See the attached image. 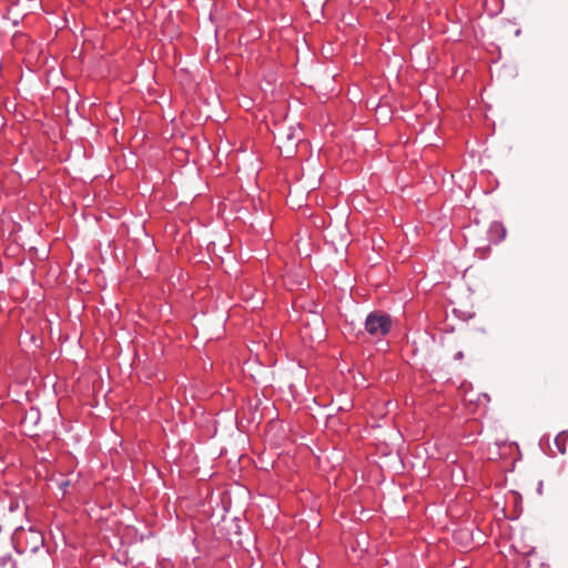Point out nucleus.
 <instances>
[{
	"label": "nucleus",
	"mask_w": 568,
	"mask_h": 568,
	"mask_svg": "<svg viewBox=\"0 0 568 568\" xmlns=\"http://www.w3.org/2000/svg\"><path fill=\"white\" fill-rule=\"evenodd\" d=\"M555 445L559 453L565 455L568 450V430L559 433L555 438Z\"/></svg>",
	"instance_id": "3"
},
{
	"label": "nucleus",
	"mask_w": 568,
	"mask_h": 568,
	"mask_svg": "<svg viewBox=\"0 0 568 568\" xmlns=\"http://www.w3.org/2000/svg\"><path fill=\"white\" fill-rule=\"evenodd\" d=\"M392 327V320L386 314L371 313L365 321V329L373 336H384Z\"/></svg>",
	"instance_id": "2"
},
{
	"label": "nucleus",
	"mask_w": 568,
	"mask_h": 568,
	"mask_svg": "<svg viewBox=\"0 0 568 568\" xmlns=\"http://www.w3.org/2000/svg\"><path fill=\"white\" fill-rule=\"evenodd\" d=\"M274 139L281 154L285 158H292L298 143L303 140L302 129L300 124L278 123L275 126Z\"/></svg>",
	"instance_id": "1"
},
{
	"label": "nucleus",
	"mask_w": 568,
	"mask_h": 568,
	"mask_svg": "<svg viewBox=\"0 0 568 568\" xmlns=\"http://www.w3.org/2000/svg\"><path fill=\"white\" fill-rule=\"evenodd\" d=\"M68 485H69V481H63V483L61 484V488H63V489H64L65 487H68Z\"/></svg>",
	"instance_id": "4"
}]
</instances>
